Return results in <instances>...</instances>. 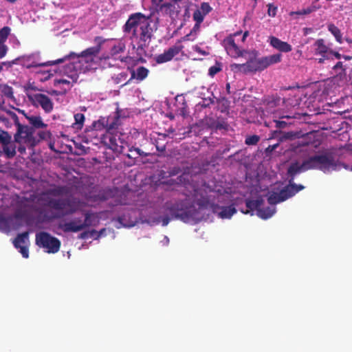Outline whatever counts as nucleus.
I'll return each instance as SVG.
<instances>
[{
	"mask_svg": "<svg viewBox=\"0 0 352 352\" xmlns=\"http://www.w3.org/2000/svg\"><path fill=\"white\" fill-rule=\"evenodd\" d=\"M268 41L270 45L276 50H278L280 52H289L292 50V47L290 44L287 42L283 41L278 38L270 36L269 37Z\"/></svg>",
	"mask_w": 352,
	"mask_h": 352,
	"instance_id": "nucleus-20",
	"label": "nucleus"
},
{
	"mask_svg": "<svg viewBox=\"0 0 352 352\" xmlns=\"http://www.w3.org/2000/svg\"><path fill=\"white\" fill-rule=\"evenodd\" d=\"M23 116L28 120L30 126L23 125V143H29L31 146H34L40 140L45 139V133L39 132V138H36L34 136L36 129H43L47 127L40 116H29L23 111Z\"/></svg>",
	"mask_w": 352,
	"mask_h": 352,
	"instance_id": "nucleus-6",
	"label": "nucleus"
},
{
	"mask_svg": "<svg viewBox=\"0 0 352 352\" xmlns=\"http://www.w3.org/2000/svg\"><path fill=\"white\" fill-rule=\"evenodd\" d=\"M126 45L124 43L118 41L115 44L110 50L111 55L115 59L120 60L121 62H126L128 56H122L120 54L125 51Z\"/></svg>",
	"mask_w": 352,
	"mask_h": 352,
	"instance_id": "nucleus-22",
	"label": "nucleus"
},
{
	"mask_svg": "<svg viewBox=\"0 0 352 352\" xmlns=\"http://www.w3.org/2000/svg\"><path fill=\"white\" fill-rule=\"evenodd\" d=\"M278 143H276L273 145H269L267 148L265 149L266 153H271L274 151L278 146Z\"/></svg>",
	"mask_w": 352,
	"mask_h": 352,
	"instance_id": "nucleus-59",
	"label": "nucleus"
},
{
	"mask_svg": "<svg viewBox=\"0 0 352 352\" xmlns=\"http://www.w3.org/2000/svg\"><path fill=\"white\" fill-rule=\"evenodd\" d=\"M182 173V168L179 166H175L168 170L169 176H175Z\"/></svg>",
	"mask_w": 352,
	"mask_h": 352,
	"instance_id": "nucleus-47",
	"label": "nucleus"
},
{
	"mask_svg": "<svg viewBox=\"0 0 352 352\" xmlns=\"http://www.w3.org/2000/svg\"><path fill=\"white\" fill-rule=\"evenodd\" d=\"M95 233H96V230H92L90 232L85 231V232H81L79 234L78 239H86L89 238V236H94Z\"/></svg>",
	"mask_w": 352,
	"mask_h": 352,
	"instance_id": "nucleus-44",
	"label": "nucleus"
},
{
	"mask_svg": "<svg viewBox=\"0 0 352 352\" xmlns=\"http://www.w3.org/2000/svg\"><path fill=\"white\" fill-rule=\"evenodd\" d=\"M8 50V47L7 45H5V43H0V58H3Z\"/></svg>",
	"mask_w": 352,
	"mask_h": 352,
	"instance_id": "nucleus-50",
	"label": "nucleus"
},
{
	"mask_svg": "<svg viewBox=\"0 0 352 352\" xmlns=\"http://www.w3.org/2000/svg\"><path fill=\"white\" fill-rule=\"evenodd\" d=\"M329 53L333 54L337 59H340L341 57H342V56L339 52L331 50H329Z\"/></svg>",
	"mask_w": 352,
	"mask_h": 352,
	"instance_id": "nucleus-62",
	"label": "nucleus"
},
{
	"mask_svg": "<svg viewBox=\"0 0 352 352\" xmlns=\"http://www.w3.org/2000/svg\"><path fill=\"white\" fill-rule=\"evenodd\" d=\"M10 33V28L8 26L3 27L0 30V43H5L9 34Z\"/></svg>",
	"mask_w": 352,
	"mask_h": 352,
	"instance_id": "nucleus-37",
	"label": "nucleus"
},
{
	"mask_svg": "<svg viewBox=\"0 0 352 352\" xmlns=\"http://www.w3.org/2000/svg\"><path fill=\"white\" fill-rule=\"evenodd\" d=\"M260 140V137L257 135H252L245 138V143L247 145H256Z\"/></svg>",
	"mask_w": 352,
	"mask_h": 352,
	"instance_id": "nucleus-42",
	"label": "nucleus"
},
{
	"mask_svg": "<svg viewBox=\"0 0 352 352\" xmlns=\"http://www.w3.org/2000/svg\"><path fill=\"white\" fill-rule=\"evenodd\" d=\"M276 212L275 206H268L264 208H260L258 210V216L263 219H267L272 217Z\"/></svg>",
	"mask_w": 352,
	"mask_h": 352,
	"instance_id": "nucleus-28",
	"label": "nucleus"
},
{
	"mask_svg": "<svg viewBox=\"0 0 352 352\" xmlns=\"http://www.w3.org/2000/svg\"><path fill=\"white\" fill-rule=\"evenodd\" d=\"M305 186L301 184H296L294 182H289V184L280 190V193L284 201L294 196L299 191L303 190Z\"/></svg>",
	"mask_w": 352,
	"mask_h": 352,
	"instance_id": "nucleus-17",
	"label": "nucleus"
},
{
	"mask_svg": "<svg viewBox=\"0 0 352 352\" xmlns=\"http://www.w3.org/2000/svg\"><path fill=\"white\" fill-rule=\"evenodd\" d=\"M196 204L199 206V209L210 208L212 210V206L215 205L214 204L210 203L209 199L204 197L198 199Z\"/></svg>",
	"mask_w": 352,
	"mask_h": 352,
	"instance_id": "nucleus-34",
	"label": "nucleus"
},
{
	"mask_svg": "<svg viewBox=\"0 0 352 352\" xmlns=\"http://www.w3.org/2000/svg\"><path fill=\"white\" fill-rule=\"evenodd\" d=\"M10 114L12 115V118L14 120V122L17 125V131L14 135V142H10V143H8V144L3 146V152L6 155L7 158H12L16 155L15 142L19 144L18 151L22 153V146L21 145V142L22 139V124L19 122V118L14 113L10 112Z\"/></svg>",
	"mask_w": 352,
	"mask_h": 352,
	"instance_id": "nucleus-12",
	"label": "nucleus"
},
{
	"mask_svg": "<svg viewBox=\"0 0 352 352\" xmlns=\"http://www.w3.org/2000/svg\"><path fill=\"white\" fill-rule=\"evenodd\" d=\"M163 208L170 215V217L165 215L158 218L157 222L162 223L163 226H166L170 219H180L184 222H188L195 218L197 214L195 203L188 196H186L184 199H171L165 202Z\"/></svg>",
	"mask_w": 352,
	"mask_h": 352,
	"instance_id": "nucleus-5",
	"label": "nucleus"
},
{
	"mask_svg": "<svg viewBox=\"0 0 352 352\" xmlns=\"http://www.w3.org/2000/svg\"><path fill=\"white\" fill-rule=\"evenodd\" d=\"M313 11V9L308 8L307 9H303L300 11L295 12L296 14L302 15V14H310Z\"/></svg>",
	"mask_w": 352,
	"mask_h": 352,
	"instance_id": "nucleus-56",
	"label": "nucleus"
},
{
	"mask_svg": "<svg viewBox=\"0 0 352 352\" xmlns=\"http://www.w3.org/2000/svg\"><path fill=\"white\" fill-rule=\"evenodd\" d=\"M223 46L229 56L232 58L243 56L248 53L246 50H240L236 44L233 36H229L223 41Z\"/></svg>",
	"mask_w": 352,
	"mask_h": 352,
	"instance_id": "nucleus-15",
	"label": "nucleus"
},
{
	"mask_svg": "<svg viewBox=\"0 0 352 352\" xmlns=\"http://www.w3.org/2000/svg\"><path fill=\"white\" fill-rule=\"evenodd\" d=\"M194 49H195V52H198L199 54H200L201 55H204V56L208 55V52H206V51L203 50L201 47H199L197 45H196Z\"/></svg>",
	"mask_w": 352,
	"mask_h": 352,
	"instance_id": "nucleus-60",
	"label": "nucleus"
},
{
	"mask_svg": "<svg viewBox=\"0 0 352 352\" xmlns=\"http://www.w3.org/2000/svg\"><path fill=\"white\" fill-rule=\"evenodd\" d=\"M195 38V37L190 32L189 34L182 37L179 41H181V42L186 41H193Z\"/></svg>",
	"mask_w": 352,
	"mask_h": 352,
	"instance_id": "nucleus-55",
	"label": "nucleus"
},
{
	"mask_svg": "<svg viewBox=\"0 0 352 352\" xmlns=\"http://www.w3.org/2000/svg\"><path fill=\"white\" fill-rule=\"evenodd\" d=\"M0 90L2 94L8 98H13L12 88L8 85H0Z\"/></svg>",
	"mask_w": 352,
	"mask_h": 352,
	"instance_id": "nucleus-38",
	"label": "nucleus"
},
{
	"mask_svg": "<svg viewBox=\"0 0 352 352\" xmlns=\"http://www.w3.org/2000/svg\"><path fill=\"white\" fill-rule=\"evenodd\" d=\"M221 70V68L217 66H212L209 69V74L210 76H214L217 74Z\"/></svg>",
	"mask_w": 352,
	"mask_h": 352,
	"instance_id": "nucleus-53",
	"label": "nucleus"
},
{
	"mask_svg": "<svg viewBox=\"0 0 352 352\" xmlns=\"http://www.w3.org/2000/svg\"><path fill=\"white\" fill-rule=\"evenodd\" d=\"M127 76L128 75L126 72H122V73L119 74L116 78V82L120 83L122 81L126 80Z\"/></svg>",
	"mask_w": 352,
	"mask_h": 352,
	"instance_id": "nucleus-51",
	"label": "nucleus"
},
{
	"mask_svg": "<svg viewBox=\"0 0 352 352\" xmlns=\"http://www.w3.org/2000/svg\"><path fill=\"white\" fill-rule=\"evenodd\" d=\"M70 192L66 186H54L41 192L38 197V213L43 221L71 215L79 210V201L74 198H53L67 195Z\"/></svg>",
	"mask_w": 352,
	"mask_h": 352,
	"instance_id": "nucleus-1",
	"label": "nucleus"
},
{
	"mask_svg": "<svg viewBox=\"0 0 352 352\" xmlns=\"http://www.w3.org/2000/svg\"><path fill=\"white\" fill-rule=\"evenodd\" d=\"M212 211L217 213L221 219H230L236 212V210L233 206H219L217 204L212 206Z\"/></svg>",
	"mask_w": 352,
	"mask_h": 352,
	"instance_id": "nucleus-18",
	"label": "nucleus"
},
{
	"mask_svg": "<svg viewBox=\"0 0 352 352\" xmlns=\"http://www.w3.org/2000/svg\"><path fill=\"white\" fill-rule=\"evenodd\" d=\"M19 60V58H16L12 61H6L0 63V72L3 69V67L5 66L7 68L11 67L14 64H15L16 61Z\"/></svg>",
	"mask_w": 352,
	"mask_h": 352,
	"instance_id": "nucleus-49",
	"label": "nucleus"
},
{
	"mask_svg": "<svg viewBox=\"0 0 352 352\" xmlns=\"http://www.w3.org/2000/svg\"><path fill=\"white\" fill-rule=\"evenodd\" d=\"M99 53V47H89L80 54L70 52L63 58L54 60V63H62L66 60L76 59V60L65 66L64 72L73 82H76L79 73H85L91 68L94 63H96Z\"/></svg>",
	"mask_w": 352,
	"mask_h": 352,
	"instance_id": "nucleus-4",
	"label": "nucleus"
},
{
	"mask_svg": "<svg viewBox=\"0 0 352 352\" xmlns=\"http://www.w3.org/2000/svg\"><path fill=\"white\" fill-rule=\"evenodd\" d=\"M184 49V45H182L181 41H177L175 44L167 50H165L164 53L157 55L155 57V61L158 64L168 62L171 60L175 56L178 55Z\"/></svg>",
	"mask_w": 352,
	"mask_h": 352,
	"instance_id": "nucleus-14",
	"label": "nucleus"
},
{
	"mask_svg": "<svg viewBox=\"0 0 352 352\" xmlns=\"http://www.w3.org/2000/svg\"><path fill=\"white\" fill-rule=\"evenodd\" d=\"M75 124L78 129H82L85 122V116L82 113H78L74 115Z\"/></svg>",
	"mask_w": 352,
	"mask_h": 352,
	"instance_id": "nucleus-39",
	"label": "nucleus"
},
{
	"mask_svg": "<svg viewBox=\"0 0 352 352\" xmlns=\"http://www.w3.org/2000/svg\"><path fill=\"white\" fill-rule=\"evenodd\" d=\"M201 23H198L197 21H195V24L194 25L192 29L190 32L191 34H192L195 37H196V35L200 31Z\"/></svg>",
	"mask_w": 352,
	"mask_h": 352,
	"instance_id": "nucleus-48",
	"label": "nucleus"
},
{
	"mask_svg": "<svg viewBox=\"0 0 352 352\" xmlns=\"http://www.w3.org/2000/svg\"><path fill=\"white\" fill-rule=\"evenodd\" d=\"M328 30L334 36L336 40L339 43H342V34L340 30L334 24L328 25Z\"/></svg>",
	"mask_w": 352,
	"mask_h": 352,
	"instance_id": "nucleus-29",
	"label": "nucleus"
},
{
	"mask_svg": "<svg viewBox=\"0 0 352 352\" xmlns=\"http://www.w3.org/2000/svg\"><path fill=\"white\" fill-rule=\"evenodd\" d=\"M124 33L131 34V38L137 41L136 52L140 56L145 54V47L153 35V29L148 19L140 13L136 12L129 16L123 26Z\"/></svg>",
	"mask_w": 352,
	"mask_h": 352,
	"instance_id": "nucleus-3",
	"label": "nucleus"
},
{
	"mask_svg": "<svg viewBox=\"0 0 352 352\" xmlns=\"http://www.w3.org/2000/svg\"><path fill=\"white\" fill-rule=\"evenodd\" d=\"M118 221H119V223H120L122 225H123L124 226H127V227H131V226H133V224L131 223V224H128L124 222L125 219H124V215L123 216H121V217H119L118 218Z\"/></svg>",
	"mask_w": 352,
	"mask_h": 352,
	"instance_id": "nucleus-57",
	"label": "nucleus"
},
{
	"mask_svg": "<svg viewBox=\"0 0 352 352\" xmlns=\"http://www.w3.org/2000/svg\"><path fill=\"white\" fill-rule=\"evenodd\" d=\"M11 138V135L7 131L0 130V143H1L3 146L12 142Z\"/></svg>",
	"mask_w": 352,
	"mask_h": 352,
	"instance_id": "nucleus-36",
	"label": "nucleus"
},
{
	"mask_svg": "<svg viewBox=\"0 0 352 352\" xmlns=\"http://www.w3.org/2000/svg\"><path fill=\"white\" fill-rule=\"evenodd\" d=\"M106 232V229L105 228H102L101 229L99 232H97L96 231V233L94 234V235L96 234V236L95 237V239H98L100 238L101 236L104 235V233Z\"/></svg>",
	"mask_w": 352,
	"mask_h": 352,
	"instance_id": "nucleus-61",
	"label": "nucleus"
},
{
	"mask_svg": "<svg viewBox=\"0 0 352 352\" xmlns=\"http://www.w3.org/2000/svg\"><path fill=\"white\" fill-rule=\"evenodd\" d=\"M22 226V209L18 208L14 215L6 216L0 213V231L10 233L18 230Z\"/></svg>",
	"mask_w": 352,
	"mask_h": 352,
	"instance_id": "nucleus-10",
	"label": "nucleus"
},
{
	"mask_svg": "<svg viewBox=\"0 0 352 352\" xmlns=\"http://www.w3.org/2000/svg\"><path fill=\"white\" fill-rule=\"evenodd\" d=\"M214 103V100L211 98H203L202 101L199 103V104L204 108H206L210 107V104Z\"/></svg>",
	"mask_w": 352,
	"mask_h": 352,
	"instance_id": "nucleus-43",
	"label": "nucleus"
},
{
	"mask_svg": "<svg viewBox=\"0 0 352 352\" xmlns=\"http://www.w3.org/2000/svg\"><path fill=\"white\" fill-rule=\"evenodd\" d=\"M304 34L307 35L311 32H312V29L309 28H305L303 29Z\"/></svg>",
	"mask_w": 352,
	"mask_h": 352,
	"instance_id": "nucleus-64",
	"label": "nucleus"
},
{
	"mask_svg": "<svg viewBox=\"0 0 352 352\" xmlns=\"http://www.w3.org/2000/svg\"><path fill=\"white\" fill-rule=\"evenodd\" d=\"M148 72H149L148 69L143 66L139 67L136 71L132 69L131 71V78L129 80H127L126 82H125L124 83H123L122 85H126L127 83L129 82V81L131 80H132L133 78H135L140 81L143 80L144 79H145L147 77Z\"/></svg>",
	"mask_w": 352,
	"mask_h": 352,
	"instance_id": "nucleus-26",
	"label": "nucleus"
},
{
	"mask_svg": "<svg viewBox=\"0 0 352 352\" xmlns=\"http://www.w3.org/2000/svg\"><path fill=\"white\" fill-rule=\"evenodd\" d=\"M175 106L176 111L182 116L186 117L188 114L187 102L184 96L180 95L175 97Z\"/></svg>",
	"mask_w": 352,
	"mask_h": 352,
	"instance_id": "nucleus-24",
	"label": "nucleus"
},
{
	"mask_svg": "<svg viewBox=\"0 0 352 352\" xmlns=\"http://www.w3.org/2000/svg\"><path fill=\"white\" fill-rule=\"evenodd\" d=\"M87 223H82L81 219H74L65 223H60L58 228L64 232H77L86 228Z\"/></svg>",
	"mask_w": 352,
	"mask_h": 352,
	"instance_id": "nucleus-16",
	"label": "nucleus"
},
{
	"mask_svg": "<svg viewBox=\"0 0 352 352\" xmlns=\"http://www.w3.org/2000/svg\"><path fill=\"white\" fill-rule=\"evenodd\" d=\"M98 219V216L92 212H87L85 214V221L82 222V223H87L86 228L89 227L91 226H95L96 224L94 223V221H95Z\"/></svg>",
	"mask_w": 352,
	"mask_h": 352,
	"instance_id": "nucleus-33",
	"label": "nucleus"
},
{
	"mask_svg": "<svg viewBox=\"0 0 352 352\" xmlns=\"http://www.w3.org/2000/svg\"><path fill=\"white\" fill-rule=\"evenodd\" d=\"M211 126L216 129H226L228 126L226 123H214Z\"/></svg>",
	"mask_w": 352,
	"mask_h": 352,
	"instance_id": "nucleus-58",
	"label": "nucleus"
},
{
	"mask_svg": "<svg viewBox=\"0 0 352 352\" xmlns=\"http://www.w3.org/2000/svg\"><path fill=\"white\" fill-rule=\"evenodd\" d=\"M340 166L349 169L348 165L341 163L338 159H336L331 153L315 155L305 160L301 164L298 162L290 164L287 169V175L289 177V182H293L296 175L301 172L317 169L327 173L331 170H336Z\"/></svg>",
	"mask_w": 352,
	"mask_h": 352,
	"instance_id": "nucleus-2",
	"label": "nucleus"
},
{
	"mask_svg": "<svg viewBox=\"0 0 352 352\" xmlns=\"http://www.w3.org/2000/svg\"><path fill=\"white\" fill-rule=\"evenodd\" d=\"M252 56L249 58L248 62V69L249 72H256L263 71L267 67L280 63L281 61L282 55L280 54H272L270 56L256 58V51L252 52Z\"/></svg>",
	"mask_w": 352,
	"mask_h": 352,
	"instance_id": "nucleus-8",
	"label": "nucleus"
},
{
	"mask_svg": "<svg viewBox=\"0 0 352 352\" xmlns=\"http://www.w3.org/2000/svg\"><path fill=\"white\" fill-rule=\"evenodd\" d=\"M264 200L259 197L256 199V200L252 199H246L245 200V206H246V210H241V212L244 214H249L250 213L251 215L253 214L254 210H256V213L258 214V210L260 208V207L262 206L263 204Z\"/></svg>",
	"mask_w": 352,
	"mask_h": 352,
	"instance_id": "nucleus-23",
	"label": "nucleus"
},
{
	"mask_svg": "<svg viewBox=\"0 0 352 352\" xmlns=\"http://www.w3.org/2000/svg\"><path fill=\"white\" fill-rule=\"evenodd\" d=\"M14 247L19 249V252L22 254V232L18 233L16 237L13 240Z\"/></svg>",
	"mask_w": 352,
	"mask_h": 352,
	"instance_id": "nucleus-40",
	"label": "nucleus"
},
{
	"mask_svg": "<svg viewBox=\"0 0 352 352\" xmlns=\"http://www.w3.org/2000/svg\"><path fill=\"white\" fill-rule=\"evenodd\" d=\"M4 100L3 98V96H0V109L5 111L6 108L4 107Z\"/></svg>",
	"mask_w": 352,
	"mask_h": 352,
	"instance_id": "nucleus-63",
	"label": "nucleus"
},
{
	"mask_svg": "<svg viewBox=\"0 0 352 352\" xmlns=\"http://www.w3.org/2000/svg\"><path fill=\"white\" fill-rule=\"evenodd\" d=\"M268 9H267V14L270 16H275L276 14L277 8L274 6L273 4H268L267 5Z\"/></svg>",
	"mask_w": 352,
	"mask_h": 352,
	"instance_id": "nucleus-45",
	"label": "nucleus"
},
{
	"mask_svg": "<svg viewBox=\"0 0 352 352\" xmlns=\"http://www.w3.org/2000/svg\"><path fill=\"white\" fill-rule=\"evenodd\" d=\"M248 62L243 64H237V63H233L230 65V69L231 70L234 72H243V73H249V71L247 70L248 69Z\"/></svg>",
	"mask_w": 352,
	"mask_h": 352,
	"instance_id": "nucleus-31",
	"label": "nucleus"
},
{
	"mask_svg": "<svg viewBox=\"0 0 352 352\" xmlns=\"http://www.w3.org/2000/svg\"><path fill=\"white\" fill-rule=\"evenodd\" d=\"M333 69L335 71H337L338 69H341L342 72L340 73V74H342V73L345 72V69L343 67V63L341 61L338 62L333 67Z\"/></svg>",
	"mask_w": 352,
	"mask_h": 352,
	"instance_id": "nucleus-52",
	"label": "nucleus"
},
{
	"mask_svg": "<svg viewBox=\"0 0 352 352\" xmlns=\"http://www.w3.org/2000/svg\"><path fill=\"white\" fill-rule=\"evenodd\" d=\"M26 91L29 102L35 107H41L45 113H50L54 108L52 100L45 94L36 93L38 90L36 87L28 84L23 87Z\"/></svg>",
	"mask_w": 352,
	"mask_h": 352,
	"instance_id": "nucleus-7",
	"label": "nucleus"
},
{
	"mask_svg": "<svg viewBox=\"0 0 352 352\" xmlns=\"http://www.w3.org/2000/svg\"><path fill=\"white\" fill-rule=\"evenodd\" d=\"M106 41V39L103 38L102 36H96L94 38V42L96 43V46L93 47H99L100 52L101 51L102 45Z\"/></svg>",
	"mask_w": 352,
	"mask_h": 352,
	"instance_id": "nucleus-46",
	"label": "nucleus"
},
{
	"mask_svg": "<svg viewBox=\"0 0 352 352\" xmlns=\"http://www.w3.org/2000/svg\"><path fill=\"white\" fill-rule=\"evenodd\" d=\"M217 103L221 106V112H224L228 109L230 106V101L225 97L217 99Z\"/></svg>",
	"mask_w": 352,
	"mask_h": 352,
	"instance_id": "nucleus-41",
	"label": "nucleus"
},
{
	"mask_svg": "<svg viewBox=\"0 0 352 352\" xmlns=\"http://www.w3.org/2000/svg\"><path fill=\"white\" fill-rule=\"evenodd\" d=\"M119 133L104 134L101 138V142L107 148L118 153H124V144H126Z\"/></svg>",
	"mask_w": 352,
	"mask_h": 352,
	"instance_id": "nucleus-13",
	"label": "nucleus"
},
{
	"mask_svg": "<svg viewBox=\"0 0 352 352\" xmlns=\"http://www.w3.org/2000/svg\"><path fill=\"white\" fill-rule=\"evenodd\" d=\"M280 98L278 96H268L263 100V104L270 108H274L280 103Z\"/></svg>",
	"mask_w": 352,
	"mask_h": 352,
	"instance_id": "nucleus-30",
	"label": "nucleus"
},
{
	"mask_svg": "<svg viewBox=\"0 0 352 352\" xmlns=\"http://www.w3.org/2000/svg\"><path fill=\"white\" fill-rule=\"evenodd\" d=\"M314 54L320 55L323 58H326L327 53H329V49L326 45L325 41L323 38L317 39L313 44Z\"/></svg>",
	"mask_w": 352,
	"mask_h": 352,
	"instance_id": "nucleus-25",
	"label": "nucleus"
},
{
	"mask_svg": "<svg viewBox=\"0 0 352 352\" xmlns=\"http://www.w3.org/2000/svg\"><path fill=\"white\" fill-rule=\"evenodd\" d=\"M55 64L56 63H54V61H48L47 63L40 62L38 60V57L35 56L34 55L27 57L23 56V67H25L28 69L31 67L52 65Z\"/></svg>",
	"mask_w": 352,
	"mask_h": 352,
	"instance_id": "nucleus-21",
	"label": "nucleus"
},
{
	"mask_svg": "<svg viewBox=\"0 0 352 352\" xmlns=\"http://www.w3.org/2000/svg\"><path fill=\"white\" fill-rule=\"evenodd\" d=\"M212 8L207 2L201 3L199 8L196 9L192 14V19L195 21L202 23L205 16L212 11Z\"/></svg>",
	"mask_w": 352,
	"mask_h": 352,
	"instance_id": "nucleus-19",
	"label": "nucleus"
},
{
	"mask_svg": "<svg viewBox=\"0 0 352 352\" xmlns=\"http://www.w3.org/2000/svg\"><path fill=\"white\" fill-rule=\"evenodd\" d=\"M36 243L39 247L46 249L48 253H56L60 247V240L45 232L36 234Z\"/></svg>",
	"mask_w": 352,
	"mask_h": 352,
	"instance_id": "nucleus-11",
	"label": "nucleus"
},
{
	"mask_svg": "<svg viewBox=\"0 0 352 352\" xmlns=\"http://www.w3.org/2000/svg\"><path fill=\"white\" fill-rule=\"evenodd\" d=\"M276 124V127L277 129H284L287 126V122L285 121H280V120H274Z\"/></svg>",
	"mask_w": 352,
	"mask_h": 352,
	"instance_id": "nucleus-54",
	"label": "nucleus"
},
{
	"mask_svg": "<svg viewBox=\"0 0 352 352\" xmlns=\"http://www.w3.org/2000/svg\"><path fill=\"white\" fill-rule=\"evenodd\" d=\"M93 126L96 130L105 129L106 133L104 134L119 133L120 135H124L121 133L120 129L121 120L118 111L107 118L101 117L97 121L94 122Z\"/></svg>",
	"mask_w": 352,
	"mask_h": 352,
	"instance_id": "nucleus-9",
	"label": "nucleus"
},
{
	"mask_svg": "<svg viewBox=\"0 0 352 352\" xmlns=\"http://www.w3.org/2000/svg\"><path fill=\"white\" fill-rule=\"evenodd\" d=\"M267 201L270 205H273V206L280 202L284 201V199H283V197L280 195V192L278 193L277 192H272L270 194L267 198Z\"/></svg>",
	"mask_w": 352,
	"mask_h": 352,
	"instance_id": "nucleus-32",
	"label": "nucleus"
},
{
	"mask_svg": "<svg viewBox=\"0 0 352 352\" xmlns=\"http://www.w3.org/2000/svg\"><path fill=\"white\" fill-rule=\"evenodd\" d=\"M75 82H70L69 80H67V79H65V78H59V79H55L54 80V86H58L59 85H63L64 86H65V87H63V91L61 92H59L58 93L57 91H55L54 90L52 91V93L55 95H59V94H65L67 93V91L68 90H69L72 85H73V83H74Z\"/></svg>",
	"mask_w": 352,
	"mask_h": 352,
	"instance_id": "nucleus-27",
	"label": "nucleus"
},
{
	"mask_svg": "<svg viewBox=\"0 0 352 352\" xmlns=\"http://www.w3.org/2000/svg\"><path fill=\"white\" fill-rule=\"evenodd\" d=\"M129 151L130 152H133L135 151L137 154V156H135L133 157V155H130V154H126L125 155L126 156V157L129 158V159H132V158H136L138 157V156H143V157H146L148 155V153H144V151H142L141 149H140L139 148H135L133 146H131V148H129Z\"/></svg>",
	"mask_w": 352,
	"mask_h": 352,
	"instance_id": "nucleus-35",
	"label": "nucleus"
}]
</instances>
